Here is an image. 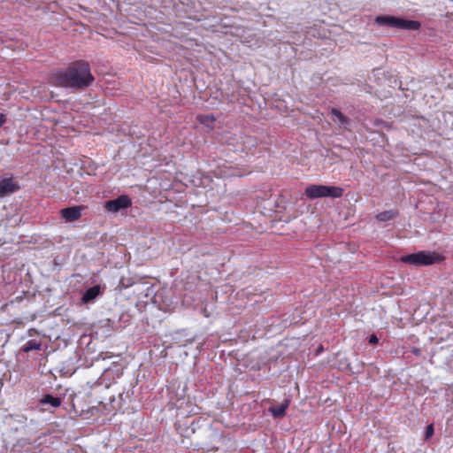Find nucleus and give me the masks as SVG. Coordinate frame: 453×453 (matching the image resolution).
Here are the masks:
<instances>
[{"label":"nucleus","instance_id":"obj_4","mask_svg":"<svg viewBox=\"0 0 453 453\" xmlns=\"http://www.w3.org/2000/svg\"><path fill=\"white\" fill-rule=\"evenodd\" d=\"M132 205L130 197L127 195H121L116 199L106 201L104 208L110 212H118L122 209H127Z\"/></svg>","mask_w":453,"mask_h":453},{"label":"nucleus","instance_id":"obj_8","mask_svg":"<svg viewBox=\"0 0 453 453\" xmlns=\"http://www.w3.org/2000/svg\"><path fill=\"white\" fill-rule=\"evenodd\" d=\"M290 400L286 399L280 405L272 406L269 408V411L275 418H283L286 415V411L289 406Z\"/></svg>","mask_w":453,"mask_h":453},{"label":"nucleus","instance_id":"obj_6","mask_svg":"<svg viewBox=\"0 0 453 453\" xmlns=\"http://www.w3.org/2000/svg\"><path fill=\"white\" fill-rule=\"evenodd\" d=\"M83 209L81 205L64 208L60 211V215L66 222H73L81 219Z\"/></svg>","mask_w":453,"mask_h":453},{"label":"nucleus","instance_id":"obj_9","mask_svg":"<svg viewBox=\"0 0 453 453\" xmlns=\"http://www.w3.org/2000/svg\"><path fill=\"white\" fill-rule=\"evenodd\" d=\"M398 17L394 16H377L374 19L375 23L380 26H385L392 28H396Z\"/></svg>","mask_w":453,"mask_h":453},{"label":"nucleus","instance_id":"obj_13","mask_svg":"<svg viewBox=\"0 0 453 453\" xmlns=\"http://www.w3.org/2000/svg\"><path fill=\"white\" fill-rule=\"evenodd\" d=\"M398 216V211L389 210L380 212L376 215V219L381 222H385L393 219Z\"/></svg>","mask_w":453,"mask_h":453},{"label":"nucleus","instance_id":"obj_1","mask_svg":"<svg viewBox=\"0 0 453 453\" xmlns=\"http://www.w3.org/2000/svg\"><path fill=\"white\" fill-rule=\"evenodd\" d=\"M53 82L57 86L83 90L94 81L89 64L83 60L73 63L65 70L53 73Z\"/></svg>","mask_w":453,"mask_h":453},{"label":"nucleus","instance_id":"obj_18","mask_svg":"<svg viewBox=\"0 0 453 453\" xmlns=\"http://www.w3.org/2000/svg\"><path fill=\"white\" fill-rule=\"evenodd\" d=\"M379 342V339L378 337L375 335V334H372L370 337H369V343L370 344H372V345H375Z\"/></svg>","mask_w":453,"mask_h":453},{"label":"nucleus","instance_id":"obj_10","mask_svg":"<svg viewBox=\"0 0 453 453\" xmlns=\"http://www.w3.org/2000/svg\"><path fill=\"white\" fill-rule=\"evenodd\" d=\"M100 294V286H93L88 288L83 294L81 300L83 303H88L97 297Z\"/></svg>","mask_w":453,"mask_h":453},{"label":"nucleus","instance_id":"obj_5","mask_svg":"<svg viewBox=\"0 0 453 453\" xmlns=\"http://www.w3.org/2000/svg\"><path fill=\"white\" fill-rule=\"evenodd\" d=\"M20 187L18 181L12 176L0 178V197H4L8 195L15 193L19 190Z\"/></svg>","mask_w":453,"mask_h":453},{"label":"nucleus","instance_id":"obj_19","mask_svg":"<svg viewBox=\"0 0 453 453\" xmlns=\"http://www.w3.org/2000/svg\"><path fill=\"white\" fill-rule=\"evenodd\" d=\"M7 120L6 115L4 113H0V127H3Z\"/></svg>","mask_w":453,"mask_h":453},{"label":"nucleus","instance_id":"obj_16","mask_svg":"<svg viewBox=\"0 0 453 453\" xmlns=\"http://www.w3.org/2000/svg\"><path fill=\"white\" fill-rule=\"evenodd\" d=\"M184 403H190L189 400L186 401L185 398H182V399H180L177 401V403H175V406H176L177 410L180 411L179 414L183 415V416H188L189 414H191L193 412V410L184 411L183 407H182V404Z\"/></svg>","mask_w":453,"mask_h":453},{"label":"nucleus","instance_id":"obj_7","mask_svg":"<svg viewBox=\"0 0 453 453\" xmlns=\"http://www.w3.org/2000/svg\"><path fill=\"white\" fill-rule=\"evenodd\" d=\"M420 27L421 24L418 21L398 18L396 29L418 30Z\"/></svg>","mask_w":453,"mask_h":453},{"label":"nucleus","instance_id":"obj_17","mask_svg":"<svg viewBox=\"0 0 453 453\" xmlns=\"http://www.w3.org/2000/svg\"><path fill=\"white\" fill-rule=\"evenodd\" d=\"M434 434V425L430 424L426 428V439L432 437Z\"/></svg>","mask_w":453,"mask_h":453},{"label":"nucleus","instance_id":"obj_12","mask_svg":"<svg viewBox=\"0 0 453 453\" xmlns=\"http://www.w3.org/2000/svg\"><path fill=\"white\" fill-rule=\"evenodd\" d=\"M41 404H50L52 407L57 408L59 407L62 403V399L58 396H53L52 395H45L40 400Z\"/></svg>","mask_w":453,"mask_h":453},{"label":"nucleus","instance_id":"obj_20","mask_svg":"<svg viewBox=\"0 0 453 453\" xmlns=\"http://www.w3.org/2000/svg\"><path fill=\"white\" fill-rule=\"evenodd\" d=\"M411 352L415 355V356H420L421 355V349L419 348H413L411 349Z\"/></svg>","mask_w":453,"mask_h":453},{"label":"nucleus","instance_id":"obj_3","mask_svg":"<svg viewBox=\"0 0 453 453\" xmlns=\"http://www.w3.org/2000/svg\"><path fill=\"white\" fill-rule=\"evenodd\" d=\"M440 260V255L431 251H418L400 257L401 262L418 266L434 265Z\"/></svg>","mask_w":453,"mask_h":453},{"label":"nucleus","instance_id":"obj_15","mask_svg":"<svg viewBox=\"0 0 453 453\" xmlns=\"http://www.w3.org/2000/svg\"><path fill=\"white\" fill-rule=\"evenodd\" d=\"M331 114L339 121L342 125H347L349 122V119L343 115L339 110L333 108Z\"/></svg>","mask_w":453,"mask_h":453},{"label":"nucleus","instance_id":"obj_14","mask_svg":"<svg viewBox=\"0 0 453 453\" xmlns=\"http://www.w3.org/2000/svg\"><path fill=\"white\" fill-rule=\"evenodd\" d=\"M42 348L41 342H37L36 341L30 340L27 342V343L22 347V351L27 353L32 350H40Z\"/></svg>","mask_w":453,"mask_h":453},{"label":"nucleus","instance_id":"obj_2","mask_svg":"<svg viewBox=\"0 0 453 453\" xmlns=\"http://www.w3.org/2000/svg\"><path fill=\"white\" fill-rule=\"evenodd\" d=\"M344 189L336 186L310 185L305 190V196L310 199L331 197L340 198L343 196Z\"/></svg>","mask_w":453,"mask_h":453},{"label":"nucleus","instance_id":"obj_11","mask_svg":"<svg viewBox=\"0 0 453 453\" xmlns=\"http://www.w3.org/2000/svg\"><path fill=\"white\" fill-rule=\"evenodd\" d=\"M196 120L207 128L213 129L216 118L212 114H199L196 116Z\"/></svg>","mask_w":453,"mask_h":453}]
</instances>
